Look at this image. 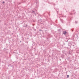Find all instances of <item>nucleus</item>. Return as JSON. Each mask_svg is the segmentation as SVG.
Returning a JSON list of instances; mask_svg holds the SVG:
<instances>
[{"label": "nucleus", "instance_id": "1", "mask_svg": "<svg viewBox=\"0 0 79 79\" xmlns=\"http://www.w3.org/2000/svg\"><path fill=\"white\" fill-rule=\"evenodd\" d=\"M68 34V33H67V32H66V31H63V34H64V35H66V34Z\"/></svg>", "mask_w": 79, "mask_h": 79}, {"label": "nucleus", "instance_id": "2", "mask_svg": "<svg viewBox=\"0 0 79 79\" xmlns=\"http://www.w3.org/2000/svg\"><path fill=\"white\" fill-rule=\"evenodd\" d=\"M35 1L36 5H39V0H35Z\"/></svg>", "mask_w": 79, "mask_h": 79}, {"label": "nucleus", "instance_id": "3", "mask_svg": "<svg viewBox=\"0 0 79 79\" xmlns=\"http://www.w3.org/2000/svg\"><path fill=\"white\" fill-rule=\"evenodd\" d=\"M61 57L63 59V58H64V55L63 54L61 55Z\"/></svg>", "mask_w": 79, "mask_h": 79}, {"label": "nucleus", "instance_id": "4", "mask_svg": "<svg viewBox=\"0 0 79 79\" xmlns=\"http://www.w3.org/2000/svg\"><path fill=\"white\" fill-rule=\"evenodd\" d=\"M32 13L34 14H35V11H34V10H32Z\"/></svg>", "mask_w": 79, "mask_h": 79}, {"label": "nucleus", "instance_id": "5", "mask_svg": "<svg viewBox=\"0 0 79 79\" xmlns=\"http://www.w3.org/2000/svg\"><path fill=\"white\" fill-rule=\"evenodd\" d=\"M73 13H74V14H75L76 11H75V10H73Z\"/></svg>", "mask_w": 79, "mask_h": 79}, {"label": "nucleus", "instance_id": "6", "mask_svg": "<svg viewBox=\"0 0 79 79\" xmlns=\"http://www.w3.org/2000/svg\"><path fill=\"white\" fill-rule=\"evenodd\" d=\"M67 59L68 60H69L70 59V57L69 56L68 57Z\"/></svg>", "mask_w": 79, "mask_h": 79}, {"label": "nucleus", "instance_id": "7", "mask_svg": "<svg viewBox=\"0 0 79 79\" xmlns=\"http://www.w3.org/2000/svg\"><path fill=\"white\" fill-rule=\"evenodd\" d=\"M69 75H67V78H69Z\"/></svg>", "mask_w": 79, "mask_h": 79}, {"label": "nucleus", "instance_id": "8", "mask_svg": "<svg viewBox=\"0 0 79 79\" xmlns=\"http://www.w3.org/2000/svg\"><path fill=\"white\" fill-rule=\"evenodd\" d=\"M60 21L62 23H63V20L62 19H60Z\"/></svg>", "mask_w": 79, "mask_h": 79}, {"label": "nucleus", "instance_id": "9", "mask_svg": "<svg viewBox=\"0 0 79 79\" xmlns=\"http://www.w3.org/2000/svg\"><path fill=\"white\" fill-rule=\"evenodd\" d=\"M39 31H43V30L40 29Z\"/></svg>", "mask_w": 79, "mask_h": 79}, {"label": "nucleus", "instance_id": "10", "mask_svg": "<svg viewBox=\"0 0 79 79\" xmlns=\"http://www.w3.org/2000/svg\"><path fill=\"white\" fill-rule=\"evenodd\" d=\"M57 31H58V32H60V29H59Z\"/></svg>", "mask_w": 79, "mask_h": 79}, {"label": "nucleus", "instance_id": "11", "mask_svg": "<svg viewBox=\"0 0 79 79\" xmlns=\"http://www.w3.org/2000/svg\"><path fill=\"white\" fill-rule=\"evenodd\" d=\"M77 23H78L77 22L75 21V24H77Z\"/></svg>", "mask_w": 79, "mask_h": 79}, {"label": "nucleus", "instance_id": "12", "mask_svg": "<svg viewBox=\"0 0 79 79\" xmlns=\"http://www.w3.org/2000/svg\"><path fill=\"white\" fill-rule=\"evenodd\" d=\"M73 44L75 45H76V43H73Z\"/></svg>", "mask_w": 79, "mask_h": 79}, {"label": "nucleus", "instance_id": "13", "mask_svg": "<svg viewBox=\"0 0 79 79\" xmlns=\"http://www.w3.org/2000/svg\"><path fill=\"white\" fill-rule=\"evenodd\" d=\"M2 3H5V2L3 1V2H2Z\"/></svg>", "mask_w": 79, "mask_h": 79}, {"label": "nucleus", "instance_id": "14", "mask_svg": "<svg viewBox=\"0 0 79 79\" xmlns=\"http://www.w3.org/2000/svg\"><path fill=\"white\" fill-rule=\"evenodd\" d=\"M21 3H19L18 4V5H20V4H21Z\"/></svg>", "mask_w": 79, "mask_h": 79}, {"label": "nucleus", "instance_id": "15", "mask_svg": "<svg viewBox=\"0 0 79 79\" xmlns=\"http://www.w3.org/2000/svg\"><path fill=\"white\" fill-rule=\"evenodd\" d=\"M25 27H27V25H26V26H25Z\"/></svg>", "mask_w": 79, "mask_h": 79}, {"label": "nucleus", "instance_id": "16", "mask_svg": "<svg viewBox=\"0 0 79 79\" xmlns=\"http://www.w3.org/2000/svg\"><path fill=\"white\" fill-rule=\"evenodd\" d=\"M70 15H73V13H72V14L70 13Z\"/></svg>", "mask_w": 79, "mask_h": 79}, {"label": "nucleus", "instance_id": "17", "mask_svg": "<svg viewBox=\"0 0 79 79\" xmlns=\"http://www.w3.org/2000/svg\"><path fill=\"white\" fill-rule=\"evenodd\" d=\"M23 26V27H26V26Z\"/></svg>", "mask_w": 79, "mask_h": 79}, {"label": "nucleus", "instance_id": "18", "mask_svg": "<svg viewBox=\"0 0 79 79\" xmlns=\"http://www.w3.org/2000/svg\"><path fill=\"white\" fill-rule=\"evenodd\" d=\"M73 45V47L74 46V45Z\"/></svg>", "mask_w": 79, "mask_h": 79}, {"label": "nucleus", "instance_id": "19", "mask_svg": "<svg viewBox=\"0 0 79 79\" xmlns=\"http://www.w3.org/2000/svg\"><path fill=\"white\" fill-rule=\"evenodd\" d=\"M47 31V30H45V32H46V31Z\"/></svg>", "mask_w": 79, "mask_h": 79}, {"label": "nucleus", "instance_id": "20", "mask_svg": "<svg viewBox=\"0 0 79 79\" xmlns=\"http://www.w3.org/2000/svg\"><path fill=\"white\" fill-rule=\"evenodd\" d=\"M66 42H68V40L66 41Z\"/></svg>", "mask_w": 79, "mask_h": 79}, {"label": "nucleus", "instance_id": "21", "mask_svg": "<svg viewBox=\"0 0 79 79\" xmlns=\"http://www.w3.org/2000/svg\"><path fill=\"white\" fill-rule=\"evenodd\" d=\"M40 21H42V19H40Z\"/></svg>", "mask_w": 79, "mask_h": 79}, {"label": "nucleus", "instance_id": "22", "mask_svg": "<svg viewBox=\"0 0 79 79\" xmlns=\"http://www.w3.org/2000/svg\"><path fill=\"white\" fill-rule=\"evenodd\" d=\"M60 61H61V60L60 59Z\"/></svg>", "mask_w": 79, "mask_h": 79}, {"label": "nucleus", "instance_id": "23", "mask_svg": "<svg viewBox=\"0 0 79 79\" xmlns=\"http://www.w3.org/2000/svg\"><path fill=\"white\" fill-rule=\"evenodd\" d=\"M65 44H64V45H65Z\"/></svg>", "mask_w": 79, "mask_h": 79}, {"label": "nucleus", "instance_id": "24", "mask_svg": "<svg viewBox=\"0 0 79 79\" xmlns=\"http://www.w3.org/2000/svg\"><path fill=\"white\" fill-rule=\"evenodd\" d=\"M20 42H21V41H20Z\"/></svg>", "mask_w": 79, "mask_h": 79}, {"label": "nucleus", "instance_id": "25", "mask_svg": "<svg viewBox=\"0 0 79 79\" xmlns=\"http://www.w3.org/2000/svg\"><path fill=\"white\" fill-rule=\"evenodd\" d=\"M38 21H39V20H38Z\"/></svg>", "mask_w": 79, "mask_h": 79}]
</instances>
